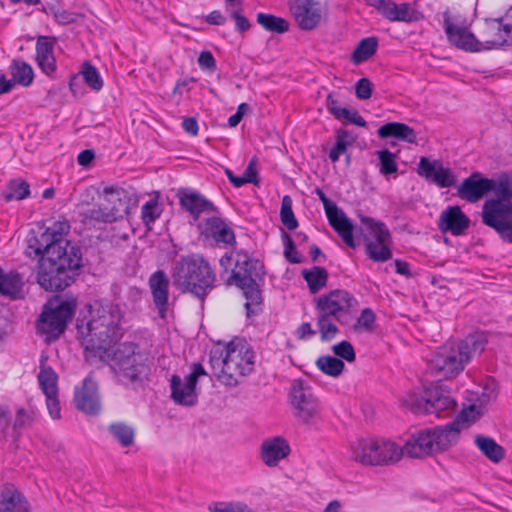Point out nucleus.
Returning a JSON list of instances; mask_svg holds the SVG:
<instances>
[{
	"mask_svg": "<svg viewBox=\"0 0 512 512\" xmlns=\"http://www.w3.org/2000/svg\"><path fill=\"white\" fill-rule=\"evenodd\" d=\"M468 422V414L462 410L444 426H436L413 434L400 448L389 440H362L353 453V459L364 465H392L403 454L412 458H421L436 452L448 450L459 438L462 425Z\"/></svg>",
	"mask_w": 512,
	"mask_h": 512,
	"instance_id": "nucleus-1",
	"label": "nucleus"
},
{
	"mask_svg": "<svg viewBox=\"0 0 512 512\" xmlns=\"http://www.w3.org/2000/svg\"><path fill=\"white\" fill-rule=\"evenodd\" d=\"M124 312L118 304L99 301L81 311L76 319L77 337L87 359L98 358L106 362L109 352L124 336Z\"/></svg>",
	"mask_w": 512,
	"mask_h": 512,
	"instance_id": "nucleus-2",
	"label": "nucleus"
},
{
	"mask_svg": "<svg viewBox=\"0 0 512 512\" xmlns=\"http://www.w3.org/2000/svg\"><path fill=\"white\" fill-rule=\"evenodd\" d=\"M83 267L81 247L66 242L53 256L39 258L37 282L46 291H63L77 280Z\"/></svg>",
	"mask_w": 512,
	"mask_h": 512,
	"instance_id": "nucleus-3",
	"label": "nucleus"
},
{
	"mask_svg": "<svg viewBox=\"0 0 512 512\" xmlns=\"http://www.w3.org/2000/svg\"><path fill=\"white\" fill-rule=\"evenodd\" d=\"M172 279L180 292L190 293L204 302L214 288L216 276L202 255L190 254L174 264Z\"/></svg>",
	"mask_w": 512,
	"mask_h": 512,
	"instance_id": "nucleus-4",
	"label": "nucleus"
},
{
	"mask_svg": "<svg viewBox=\"0 0 512 512\" xmlns=\"http://www.w3.org/2000/svg\"><path fill=\"white\" fill-rule=\"evenodd\" d=\"M106 362L110 363L113 373L131 384H143L148 380L151 369L148 358L140 351L135 342H123L109 352Z\"/></svg>",
	"mask_w": 512,
	"mask_h": 512,
	"instance_id": "nucleus-5",
	"label": "nucleus"
},
{
	"mask_svg": "<svg viewBox=\"0 0 512 512\" xmlns=\"http://www.w3.org/2000/svg\"><path fill=\"white\" fill-rule=\"evenodd\" d=\"M76 307L77 299L73 296L56 295L49 299L36 322L38 333L45 335L48 341L58 339L73 318Z\"/></svg>",
	"mask_w": 512,
	"mask_h": 512,
	"instance_id": "nucleus-6",
	"label": "nucleus"
},
{
	"mask_svg": "<svg viewBox=\"0 0 512 512\" xmlns=\"http://www.w3.org/2000/svg\"><path fill=\"white\" fill-rule=\"evenodd\" d=\"M69 230L70 224L67 221L55 222L52 227L33 228L27 236V247L39 258L53 256L57 249H62L66 242H70L65 238Z\"/></svg>",
	"mask_w": 512,
	"mask_h": 512,
	"instance_id": "nucleus-7",
	"label": "nucleus"
},
{
	"mask_svg": "<svg viewBox=\"0 0 512 512\" xmlns=\"http://www.w3.org/2000/svg\"><path fill=\"white\" fill-rule=\"evenodd\" d=\"M361 223L373 234L374 241L364 235L366 255L373 262L382 263L392 258V236L387 226L371 217H361Z\"/></svg>",
	"mask_w": 512,
	"mask_h": 512,
	"instance_id": "nucleus-8",
	"label": "nucleus"
},
{
	"mask_svg": "<svg viewBox=\"0 0 512 512\" xmlns=\"http://www.w3.org/2000/svg\"><path fill=\"white\" fill-rule=\"evenodd\" d=\"M191 369V373L186 376L185 382L182 381L179 375L171 377V398L178 405L191 407L196 405L198 401L197 382L199 377L207 375V372L199 362L192 363Z\"/></svg>",
	"mask_w": 512,
	"mask_h": 512,
	"instance_id": "nucleus-9",
	"label": "nucleus"
},
{
	"mask_svg": "<svg viewBox=\"0 0 512 512\" xmlns=\"http://www.w3.org/2000/svg\"><path fill=\"white\" fill-rule=\"evenodd\" d=\"M358 304L356 298L343 289L331 290L315 299L316 310L320 314L333 317L340 324H345L344 315Z\"/></svg>",
	"mask_w": 512,
	"mask_h": 512,
	"instance_id": "nucleus-10",
	"label": "nucleus"
},
{
	"mask_svg": "<svg viewBox=\"0 0 512 512\" xmlns=\"http://www.w3.org/2000/svg\"><path fill=\"white\" fill-rule=\"evenodd\" d=\"M291 404L295 408V416L302 422H309L319 412V402L312 388L302 379L292 382L290 389Z\"/></svg>",
	"mask_w": 512,
	"mask_h": 512,
	"instance_id": "nucleus-11",
	"label": "nucleus"
},
{
	"mask_svg": "<svg viewBox=\"0 0 512 512\" xmlns=\"http://www.w3.org/2000/svg\"><path fill=\"white\" fill-rule=\"evenodd\" d=\"M496 34L494 39L480 41L475 34H446L448 43L464 52L477 53L512 46V34Z\"/></svg>",
	"mask_w": 512,
	"mask_h": 512,
	"instance_id": "nucleus-12",
	"label": "nucleus"
},
{
	"mask_svg": "<svg viewBox=\"0 0 512 512\" xmlns=\"http://www.w3.org/2000/svg\"><path fill=\"white\" fill-rule=\"evenodd\" d=\"M181 210L190 214L196 222L203 213L220 214V210L212 201L191 187H180L176 192Z\"/></svg>",
	"mask_w": 512,
	"mask_h": 512,
	"instance_id": "nucleus-13",
	"label": "nucleus"
},
{
	"mask_svg": "<svg viewBox=\"0 0 512 512\" xmlns=\"http://www.w3.org/2000/svg\"><path fill=\"white\" fill-rule=\"evenodd\" d=\"M468 364L462 355L458 354V348L444 347L438 351L429 362V368L435 375H442L449 379L457 376Z\"/></svg>",
	"mask_w": 512,
	"mask_h": 512,
	"instance_id": "nucleus-14",
	"label": "nucleus"
},
{
	"mask_svg": "<svg viewBox=\"0 0 512 512\" xmlns=\"http://www.w3.org/2000/svg\"><path fill=\"white\" fill-rule=\"evenodd\" d=\"M265 274V266L262 261L250 257L247 252L239 251L237 252L235 269L232 270L231 276L227 280V284H237L239 283V279L242 278L245 283L264 281Z\"/></svg>",
	"mask_w": 512,
	"mask_h": 512,
	"instance_id": "nucleus-15",
	"label": "nucleus"
},
{
	"mask_svg": "<svg viewBox=\"0 0 512 512\" xmlns=\"http://www.w3.org/2000/svg\"><path fill=\"white\" fill-rule=\"evenodd\" d=\"M320 201L324 206L329 225L348 247L355 249L357 244L353 236L354 225L352 221L347 217L344 211L327 196Z\"/></svg>",
	"mask_w": 512,
	"mask_h": 512,
	"instance_id": "nucleus-16",
	"label": "nucleus"
},
{
	"mask_svg": "<svg viewBox=\"0 0 512 512\" xmlns=\"http://www.w3.org/2000/svg\"><path fill=\"white\" fill-rule=\"evenodd\" d=\"M200 238L211 244L233 246L236 244L234 231L228 226L224 219L213 216L204 219L197 225Z\"/></svg>",
	"mask_w": 512,
	"mask_h": 512,
	"instance_id": "nucleus-17",
	"label": "nucleus"
},
{
	"mask_svg": "<svg viewBox=\"0 0 512 512\" xmlns=\"http://www.w3.org/2000/svg\"><path fill=\"white\" fill-rule=\"evenodd\" d=\"M417 173L439 188L452 187L456 183V176L450 168L444 167L439 160H429L424 156L419 160Z\"/></svg>",
	"mask_w": 512,
	"mask_h": 512,
	"instance_id": "nucleus-18",
	"label": "nucleus"
},
{
	"mask_svg": "<svg viewBox=\"0 0 512 512\" xmlns=\"http://www.w3.org/2000/svg\"><path fill=\"white\" fill-rule=\"evenodd\" d=\"M103 192L106 196H109L107 197V201L113 203V206L102 207L100 205H94L92 208L87 209L83 213L85 223L97 222L108 224L122 217L119 214L120 208L115 205V201H121L120 195L124 193V190L114 187H105Z\"/></svg>",
	"mask_w": 512,
	"mask_h": 512,
	"instance_id": "nucleus-19",
	"label": "nucleus"
},
{
	"mask_svg": "<svg viewBox=\"0 0 512 512\" xmlns=\"http://www.w3.org/2000/svg\"><path fill=\"white\" fill-rule=\"evenodd\" d=\"M290 9L295 21L303 30L317 28L322 20L323 11L317 0H292Z\"/></svg>",
	"mask_w": 512,
	"mask_h": 512,
	"instance_id": "nucleus-20",
	"label": "nucleus"
},
{
	"mask_svg": "<svg viewBox=\"0 0 512 512\" xmlns=\"http://www.w3.org/2000/svg\"><path fill=\"white\" fill-rule=\"evenodd\" d=\"M148 284L158 316L165 320L169 310V279L163 270H157L149 277Z\"/></svg>",
	"mask_w": 512,
	"mask_h": 512,
	"instance_id": "nucleus-21",
	"label": "nucleus"
},
{
	"mask_svg": "<svg viewBox=\"0 0 512 512\" xmlns=\"http://www.w3.org/2000/svg\"><path fill=\"white\" fill-rule=\"evenodd\" d=\"M470 218L461 210L458 205L448 206L440 214L438 228L442 233H451L460 236L470 226Z\"/></svg>",
	"mask_w": 512,
	"mask_h": 512,
	"instance_id": "nucleus-22",
	"label": "nucleus"
},
{
	"mask_svg": "<svg viewBox=\"0 0 512 512\" xmlns=\"http://www.w3.org/2000/svg\"><path fill=\"white\" fill-rule=\"evenodd\" d=\"M429 400V414H435L439 418L449 416L457 408V401L443 385L429 387Z\"/></svg>",
	"mask_w": 512,
	"mask_h": 512,
	"instance_id": "nucleus-23",
	"label": "nucleus"
},
{
	"mask_svg": "<svg viewBox=\"0 0 512 512\" xmlns=\"http://www.w3.org/2000/svg\"><path fill=\"white\" fill-rule=\"evenodd\" d=\"M488 178L476 171L465 178L457 189V196L470 203H476L488 194Z\"/></svg>",
	"mask_w": 512,
	"mask_h": 512,
	"instance_id": "nucleus-24",
	"label": "nucleus"
},
{
	"mask_svg": "<svg viewBox=\"0 0 512 512\" xmlns=\"http://www.w3.org/2000/svg\"><path fill=\"white\" fill-rule=\"evenodd\" d=\"M74 402L79 411L88 415H97L101 405L95 383L85 379L82 388L75 391Z\"/></svg>",
	"mask_w": 512,
	"mask_h": 512,
	"instance_id": "nucleus-25",
	"label": "nucleus"
},
{
	"mask_svg": "<svg viewBox=\"0 0 512 512\" xmlns=\"http://www.w3.org/2000/svg\"><path fill=\"white\" fill-rule=\"evenodd\" d=\"M56 38L39 35L36 43V61L43 73L51 76L56 71L54 45Z\"/></svg>",
	"mask_w": 512,
	"mask_h": 512,
	"instance_id": "nucleus-26",
	"label": "nucleus"
},
{
	"mask_svg": "<svg viewBox=\"0 0 512 512\" xmlns=\"http://www.w3.org/2000/svg\"><path fill=\"white\" fill-rule=\"evenodd\" d=\"M260 450L263 462L268 467H274L289 455L290 446L285 438L276 436L263 441Z\"/></svg>",
	"mask_w": 512,
	"mask_h": 512,
	"instance_id": "nucleus-27",
	"label": "nucleus"
},
{
	"mask_svg": "<svg viewBox=\"0 0 512 512\" xmlns=\"http://www.w3.org/2000/svg\"><path fill=\"white\" fill-rule=\"evenodd\" d=\"M482 223L489 228H496L503 221L512 218V204L486 200L481 212Z\"/></svg>",
	"mask_w": 512,
	"mask_h": 512,
	"instance_id": "nucleus-28",
	"label": "nucleus"
},
{
	"mask_svg": "<svg viewBox=\"0 0 512 512\" xmlns=\"http://www.w3.org/2000/svg\"><path fill=\"white\" fill-rule=\"evenodd\" d=\"M23 276L17 270L5 272L0 266V295L10 300H20L24 298Z\"/></svg>",
	"mask_w": 512,
	"mask_h": 512,
	"instance_id": "nucleus-29",
	"label": "nucleus"
},
{
	"mask_svg": "<svg viewBox=\"0 0 512 512\" xmlns=\"http://www.w3.org/2000/svg\"><path fill=\"white\" fill-rule=\"evenodd\" d=\"M263 282L264 281H254L253 283H245L242 278L239 279V283L234 284L243 291L247 300L244 306L246 309V316L248 318L257 315L262 311L263 297L260 285Z\"/></svg>",
	"mask_w": 512,
	"mask_h": 512,
	"instance_id": "nucleus-30",
	"label": "nucleus"
},
{
	"mask_svg": "<svg viewBox=\"0 0 512 512\" xmlns=\"http://www.w3.org/2000/svg\"><path fill=\"white\" fill-rule=\"evenodd\" d=\"M383 16L391 21L417 22L423 19V14L419 12L413 5L408 3L396 4L392 0L389 1Z\"/></svg>",
	"mask_w": 512,
	"mask_h": 512,
	"instance_id": "nucleus-31",
	"label": "nucleus"
},
{
	"mask_svg": "<svg viewBox=\"0 0 512 512\" xmlns=\"http://www.w3.org/2000/svg\"><path fill=\"white\" fill-rule=\"evenodd\" d=\"M488 182V193L494 192L496 196L490 200L512 204V175L509 172H501L494 178H488Z\"/></svg>",
	"mask_w": 512,
	"mask_h": 512,
	"instance_id": "nucleus-32",
	"label": "nucleus"
},
{
	"mask_svg": "<svg viewBox=\"0 0 512 512\" xmlns=\"http://www.w3.org/2000/svg\"><path fill=\"white\" fill-rule=\"evenodd\" d=\"M377 135L381 139L395 138L408 143H416L417 135L413 128L405 123L388 122L377 130Z\"/></svg>",
	"mask_w": 512,
	"mask_h": 512,
	"instance_id": "nucleus-33",
	"label": "nucleus"
},
{
	"mask_svg": "<svg viewBox=\"0 0 512 512\" xmlns=\"http://www.w3.org/2000/svg\"><path fill=\"white\" fill-rule=\"evenodd\" d=\"M0 512H31L30 504L20 491L6 488L0 492Z\"/></svg>",
	"mask_w": 512,
	"mask_h": 512,
	"instance_id": "nucleus-34",
	"label": "nucleus"
},
{
	"mask_svg": "<svg viewBox=\"0 0 512 512\" xmlns=\"http://www.w3.org/2000/svg\"><path fill=\"white\" fill-rule=\"evenodd\" d=\"M486 344L487 337L484 333L469 334L457 344L458 354L462 355L464 360L469 363L474 355L484 351Z\"/></svg>",
	"mask_w": 512,
	"mask_h": 512,
	"instance_id": "nucleus-35",
	"label": "nucleus"
},
{
	"mask_svg": "<svg viewBox=\"0 0 512 512\" xmlns=\"http://www.w3.org/2000/svg\"><path fill=\"white\" fill-rule=\"evenodd\" d=\"M475 445L481 453L493 463L501 462L505 457V449L493 438L484 435H476Z\"/></svg>",
	"mask_w": 512,
	"mask_h": 512,
	"instance_id": "nucleus-36",
	"label": "nucleus"
},
{
	"mask_svg": "<svg viewBox=\"0 0 512 512\" xmlns=\"http://www.w3.org/2000/svg\"><path fill=\"white\" fill-rule=\"evenodd\" d=\"M57 380L58 375L52 367L47 365V356L42 355L40 359L38 381L45 395H58Z\"/></svg>",
	"mask_w": 512,
	"mask_h": 512,
	"instance_id": "nucleus-37",
	"label": "nucleus"
},
{
	"mask_svg": "<svg viewBox=\"0 0 512 512\" xmlns=\"http://www.w3.org/2000/svg\"><path fill=\"white\" fill-rule=\"evenodd\" d=\"M311 294L318 293L327 285L328 272L324 267L313 266L311 269H304L301 272Z\"/></svg>",
	"mask_w": 512,
	"mask_h": 512,
	"instance_id": "nucleus-38",
	"label": "nucleus"
},
{
	"mask_svg": "<svg viewBox=\"0 0 512 512\" xmlns=\"http://www.w3.org/2000/svg\"><path fill=\"white\" fill-rule=\"evenodd\" d=\"M378 48V38L371 36L363 38L351 54V61L359 65L373 57Z\"/></svg>",
	"mask_w": 512,
	"mask_h": 512,
	"instance_id": "nucleus-39",
	"label": "nucleus"
},
{
	"mask_svg": "<svg viewBox=\"0 0 512 512\" xmlns=\"http://www.w3.org/2000/svg\"><path fill=\"white\" fill-rule=\"evenodd\" d=\"M10 74L13 84H19L21 86H30L34 79V72L28 63L24 60L14 59L10 65Z\"/></svg>",
	"mask_w": 512,
	"mask_h": 512,
	"instance_id": "nucleus-40",
	"label": "nucleus"
},
{
	"mask_svg": "<svg viewBox=\"0 0 512 512\" xmlns=\"http://www.w3.org/2000/svg\"><path fill=\"white\" fill-rule=\"evenodd\" d=\"M429 388L424 390V394L408 393L403 400V404L414 414H429Z\"/></svg>",
	"mask_w": 512,
	"mask_h": 512,
	"instance_id": "nucleus-41",
	"label": "nucleus"
},
{
	"mask_svg": "<svg viewBox=\"0 0 512 512\" xmlns=\"http://www.w3.org/2000/svg\"><path fill=\"white\" fill-rule=\"evenodd\" d=\"M225 368L222 371V374H216L217 379L228 387H235L238 385V380L236 378V374L240 375L241 367H243V363L236 358L226 359V364H224Z\"/></svg>",
	"mask_w": 512,
	"mask_h": 512,
	"instance_id": "nucleus-42",
	"label": "nucleus"
},
{
	"mask_svg": "<svg viewBox=\"0 0 512 512\" xmlns=\"http://www.w3.org/2000/svg\"><path fill=\"white\" fill-rule=\"evenodd\" d=\"M378 158L379 173L385 178H389L398 172V164L396 162V153H392L388 149H382L375 153Z\"/></svg>",
	"mask_w": 512,
	"mask_h": 512,
	"instance_id": "nucleus-43",
	"label": "nucleus"
},
{
	"mask_svg": "<svg viewBox=\"0 0 512 512\" xmlns=\"http://www.w3.org/2000/svg\"><path fill=\"white\" fill-rule=\"evenodd\" d=\"M108 430L122 447H130L133 445L135 439V431L131 426L123 422H116L110 424Z\"/></svg>",
	"mask_w": 512,
	"mask_h": 512,
	"instance_id": "nucleus-44",
	"label": "nucleus"
},
{
	"mask_svg": "<svg viewBox=\"0 0 512 512\" xmlns=\"http://www.w3.org/2000/svg\"><path fill=\"white\" fill-rule=\"evenodd\" d=\"M30 195V185L22 179H12L8 182L5 192L3 193L6 201L23 200Z\"/></svg>",
	"mask_w": 512,
	"mask_h": 512,
	"instance_id": "nucleus-45",
	"label": "nucleus"
},
{
	"mask_svg": "<svg viewBox=\"0 0 512 512\" xmlns=\"http://www.w3.org/2000/svg\"><path fill=\"white\" fill-rule=\"evenodd\" d=\"M316 366L321 372L331 377L340 376L345 369V364L341 359L330 355L319 357Z\"/></svg>",
	"mask_w": 512,
	"mask_h": 512,
	"instance_id": "nucleus-46",
	"label": "nucleus"
},
{
	"mask_svg": "<svg viewBox=\"0 0 512 512\" xmlns=\"http://www.w3.org/2000/svg\"><path fill=\"white\" fill-rule=\"evenodd\" d=\"M256 21L263 29L271 32H286L290 28L286 19L271 14L258 13Z\"/></svg>",
	"mask_w": 512,
	"mask_h": 512,
	"instance_id": "nucleus-47",
	"label": "nucleus"
},
{
	"mask_svg": "<svg viewBox=\"0 0 512 512\" xmlns=\"http://www.w3.org/2000/svg\"><path fill=\"white\" fill-rule=\"evenodd\" d=\"M85 83L93 90L99 91L103 87L102 77L97 68L90 62L85 61L80 72Z\"/></svg>",
	"mask_w": 512,
	"mask_h": 512,
	"instance_id": "nucleus-48",
	"label": "nucleus"
},
{
	"mask_svg": "<svg viewBox=\"0 0 512 512\" xmlns=\"http://www.w3.org/2000/svg\"><path fill=\"white\" fill-rule=\"evenodd\" d=\"M280 220L288 230H295L299 225L298 220L296 219L292 210V199L288 195H285L282 198Z\"/></svg>",
	"mask_w": 512,
	"mask_h": 512,
	"instance_id": "nucleus-49",
	"label": "nucleus"
},
{
	"mask_svg": "<svg viewBox=\"0 0 512 512\" xmlns=\"http://www.w3.org/2000/svg\"><path fill=\"white\" fill-rule=\"evenodd\" d=\"M331 316L320 314L317 318V326L323 342L331 341L338 333V327L330 320Z\"/></svg>",
	"mask_w": 512,
	"mask_h": 512,
	"instance_id": "nucleus-50",
	"label": "nucleus"
},
{
	"mask_svg": "<svg viewBox=\"0 0 512 512\" xmlns=\"http://www.w3.org/2000/svg\"><path fill=\"white\" fill-rule=\"evenodd\" d=\"M34 422V413L25 410L24 408H19L16 411V416L14 423L12 425V437L15 440H18L20 437V431L23 428L30 426Z\"/></svg>",
	"mask_w": 512,
	"mask_h": 512,
	"instance_id": "nucleus-51",
	"label": "nucleus"
},
{
	"mask_svg": "<svg viewBox=\"0 0 512 512\" xmlns=\"http://www.w3.org/2000/svg\"><path fill=\"white\" fill-rule=\"evenodd\" d=\"M281 239L284 246V257L291 264H299L303 262V257L298 253L296 245L289 233L282 230Z\"/></svg>",
	"mask_w": 512,
	"mask_h": 512,
	"instance_id": "nucleus-52",
	"label": "nucleus"
},
{
	"mask_svg": "<svg viewBox=\"0 0 512 512\" xmlns=\"http://www.w3.org/2000/svg\"><path fill=\"white\" fill-rule=\"evenodd\" d=\"M162 208L159 205L157 198H152L147 201L141 208V216L145 225L154 223L161 215Z\"/></svg>",
	"mask_w": 512,
	"mask_h": 512,
	"instance_id": "nucleus-53",
	"label": "nucleus"
},
{
	"mask_svg": "<svg viewBox=\"0 0 512 512\" xmlns=\"http://www.w3.org/2000/svg\"><path fill=\"white\" fill-rule=\"evenodd\" d=\"M236 357L244 365L241 367L240 376L250 375L254 370L255 352L253 348L248 344H244L239 351V355Z\"/></svg>",
	"mask_w": 512,
	"mask_h": 512,
	"instance_id": "nucleus-54",
	"label": "nucleus"
},
{
	"mask_svg": "<svg viewBox=\"0 0 512 512\" xmlns=\"http://www.w3.org/2000/svg\"><path fill=\"white\" fill-rule=\"evenodd\" d=\"M226 8L231 13L235 20L236 27L239 30L245 31L250 29L251 24L246 17L241 14V1L240 0H226Z\"/></svg>",
	"mask_w": 512,
	"mask_h": 512,
	"instance_id": "nucleus-55",
	"label": "nucleus"
},
{
	"mask_svg": "<svg viewBox=\"0 0 512 512\" xmlns=\"http://www.w3.org/2000/svg\"><path fill=\"white\" fill-rule=\"evenodd\" d=\"M333 353L337 356V358L342 361L345 360L348 363L354 362L356 360V353L353 345L346 340H342L341 342L332 346Z\"/></svg>",
	"mask_w": 512,
	"mask_h": 512,
	"instance_id": "nucleus-56",
	"label": "nucleus"
},
{
	"mask_svg": "<svg viewBox=\"0 0 512 512\" xmlns=\"http://www.w3.org/2000/svg\"><path fill=\"white\" fill-rule=\"evenodd\" d=\"M376 320L375 313L370 308H364L361 311L356 323L353 325L354 330L364 329L366 331H372Z\"/></svg>",
	"mask_w": 512,
	"mask_h": 512,
	"instance_id": "nucleus-57",
	"label": "nucleus"
},
{
	"mask_svg": "<svg viewBox=\"0 0 512 512\" xmlns=\"http://www.w3.org/2000/svg\"><path fill=\"white\" fill-rule=\"evenodd\" d=\"M373 92V84L368 78H361L355 84V95L360 100L371 98Z\"/></svg>",
	"mask_w": 512,
	"mask_h": 512,
	"instance_id": "nucleus-58",
	"label": "nucleus"
},
{
	"mask_svg": "<svg viewBox=\"0 0 512 512\" xmlns=\"http://www.w3.org/2000/svg\"><path fill=\"white\" fill-rule=\"evenodd\" d=\"M228 356H224V351L220 349L212 350L209 354V362L214 371H218L216 374H222L226 364Z\"/></svg>",
	"mask_w": 512,
	"mask_h": 512,
	"instance_id": "nucleus-59",
	"label": "nucleus"
},
{
	"mask_svg": "<svg viewBox=\"0 0 512 512\" xmlns=\"http://www.w3.org/2000/svg\"><path fill=\"white\" fill-rule=\"evenodd\" d=\"M256 166H257V159H256V157H253L249 161V163L243 173V177H244V179H246L247 183H251V184L258 186L259 185V177H258V172H257Z\"/></svg>",
	"mask_w": 512,
	"mask_h": 512,
	"instance_id": "nucleus-60",
	"label": "nucleus"
},
{
	"mask_svg": "<svg viewBox=\"0 0 512 512\" xmlns=\"http://www.w3.org/2000/svg\"><path fill=\"white\" fill-rule=\"evenodd\" d=\"M499 235V237L508 243H512V218H509L506 221H503L496 228H494Z\"/></svg>",
	"mask_w": 512,
	"mask_h": 512,
	"instance_id": "nucleus-61",
	"label": "nucleus"
},
{
	"mask_svg": "<svg viewBox=\"0 0 512 512\" xmlns=\"http://www.w3.org/2000/svg\"><path fill=\"white\" fill-rule=\"evenodd\" d=\"M46 396V404L49 411L50 416L53 419L60 418V403L57 398V395H45Z\"/></svg>",
	"mask_w": 512,
	"mask_h": 512,
	"instance_id": "nucleus-62",
	"label": "nucleus"
},
{
	"mask_svg": "<svg viewBox=\"0 0 512 512\" xmlns=\"http://www.w3.org/2000/svg\"><path fill=\"white\" fill-rule=\"evenodd\" d=\"M199 66L203 69L215 70L216 61L210 51H202L198 58Z\"/></svg>",
	"mask_w": 512,
	"mask_h": 512,
	"instance_id": "nucleus-63",
	"label": "nucleus"
},
{
	"mask_svg": "<svg viewBox=\"0 0 512 512\" xmlns=\"http://www.w3.org/2000/svg\"><path fill=\"white\" fill-rule=\"evenodd\" d=\"M10 425V413L6 406L0 405V436L6 437L7 430Z\"/></svg>",
	"mask_w": 512,
	"mask_h": 512,
	"instance_id": "nucleus-64",
	"label": "nucleus"
}]
</instances>
